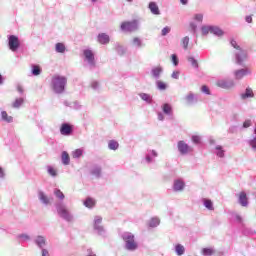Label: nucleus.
<instances>
[{
	"instance_id": "obj_1",
	"label": "nucleus",
	"mask_w": 256,
	"mask_h": 256,
	"mask_svg": "<svg viewBox=\"0 0 256 256\" xmlns=\"http://www.w3.org/2000/svg\"><path fill=\"white\" fill-rule=\"evenodd\" d=\"M121 239L124 242V249L131 253L139 249V243L135 241V234L131 232H124L121 234Z\"/></svg>"
},
{
	"instance_id": "obj_2",
	"label": "nucleus",
	"mask_w": 256,
	"mask_h": 256,
	"mask_svg": "<svg viewBox=\"0 0 256 256\" xmlns=\"http://www.w3.org/2000/svg\"><path fill=\"white\" fill-rule=\"evenodd\" d=\"M52 89L57 95L65 93V87H67V77L61 75H55L51 81Z\"/></svg>"
},
{
	"instance_id": "obj_3",
	"label": "nucleus",
	"mask_w": 256,
	"mask_h": 256,
	"mask_svg": "<svg viewBox=\"0 0 256 256\" xmlns=\"http://www.w3.org/2000/svg\"><path fill=\"white\" fill-rule=\"evenodd\" d=\"M230 45L237 50V52H235L236 65L243 66V63L247 61V50H243L241 46L237 44V41L233 39L230 41Z\"/></svg>"
},
{
	"instance_id": "obj_4",
	"label": "nucleus",
	"mask_w": 256,
	"mask_h": 256,
	"mask_svg": "<svg viewBox=\"0 0 256 256\" xmlns=\"http://www.w3.org/2000/svg\"><path fill=\"white\" fill-rule=\"evenodd\" d=\"M56 211L58 216L61 219H64V221H67L68 223H71L73 221V215L71 212H69V209H67V206L62 201L55 203Z\"/></svg>"
},
{
	"instance_id": "obj_5",
	"label": "nucleus",
	"mask_w": 256,
	"mask_h": 256,
	"mask_svg": "<svg viewBox=\"0 0 256 256\" xmlns=\"http://www.w3.org/2000/svg\"><path fill=\"white\" fill-rule=\"evenodd\" d=\"M94 232L99 235V237H107V230L103 225V217L95 216L93 221Z\"/></svg>"
},
{
	"instance_id": "obj_6",
	"label": "nucleus",
	"mask_w": 256,
	"mask_h": 256,
	"mask_svg": "<svg viewBox=\"0 0 256 256\" xmlns=\"http://www.w3.org/2000/svg\"><path fill=\"white\" fill-rule=\"evenodd\" d=\"M201 32H202V35H209V33H211L216 37H223V35H225V32L221 28H219V26H213V25L202 26Z\"/></svg>"
},
{
	"instance_id": "obj_7",
	"label": "nucleus",
	"mask_w": 256,
	"mask_h": 256,
	"mask_svg": "<svg viewBox=\"0 0 256 256\" xmlns=\"http://www.w3.org/2000/svg\"><path fill=\"white\" fill-rule=\"evenodd\" d=\"M83 56L85 61H87L89 65V69H95L96 62H95V53H93V50L91 49L83 50Z\"/></svg>"
},
{
	"instance_id": "obj_8",
	"label": "nucleus",
	"mask_w": 256,
	"mask_h": 256,
	"mask_svg": "<svg viewBox=\"0 0 256 256\" xmlns=\"http://www.w3.org/2000/svg\"><path fill=\"white\" fill-rule=\"evenodd\" d=\"M8 47L10 51H13V53H15V51H18L19 47H21V42H19V37H17L16 35L8 36Z\"/></svg>"
},
{
	"instance_id": "obj_9",
	"label": "nucleus",
	"mask_w": 256,
	"mask_h": 256,
	"mask_svg": "<svg viewBox=\"0 0 256 256\" xmlns=\"http://www.w3.org/2000/svg\"><path fill=\"white\" fill-rule=\"evenodd\" d=\"M177 149L180 155H188L189 153H191V151H193V148H191V146H189V144H187L183 140L178 141Z\"/></svg>"
},
{
	"instance_id": "obj_10",
	"label": "nucleus",
	"mask_w": 256,
	"mask_h": 256,
	"mask_svg": "<svg viewBox=\"0 0 256 256\" xmlns=\"http://www.w3.org/2000/svg\"><path fill=\"white\" fill-rule=\"evenodd\" d=\"M252 71L249 68H241L238 70H235L233 72L234 75V79L236 81H241V79H243V77H247L248 75H251Z\"/></svg>"
},
{
	"instance_id": "obj_11",
	"label": "nucleus",
	"mask_w": 256,
	"mask_h": 256,
	"mask_svg": "<svg viewBox=\"0 0 256 256\" xmlns=\"http://www.w3.org/2000/svg\"><path fill=\"white\" fill-rule=\"evenodd\" d=\"M216 85L220 89H233L235 87V81L232 79H221L217 81Z\"/></svg>"
},
{
	"instance_id": "obj_12",
	"label": "nucleus",
	"mask_w": 256,
	"mask_h": 256,
	"mask_svg": "<svg viewBox=\"0 0 256 256\" xmlns=\"http://www.w3.org/2000/svg\"><path fill=\"white\" fill-rule=\"evenodd\" d=\"M60 133L64 137H69L73 135V125L67 122L62 123L60 126Z\"/></svg>"
},
{
	"instance_id": "obj_13",
	"label": "nucleus",
	"mask_w": 256,
	"mask_h": 256,
	"mask_svg": "<svg viewBox=\"0 0 256 256\" xmlns=\"http://www.w3.org/2000/svg\"><path fill=\"white\" fill-rule=\"evenodd\" d=\"M121 31L124 32H131L135 31L137 29V22L132 21V22H123L120 26Z\"/></svg>"
},
{
	"instance_id": "obj_14",
	"label": "nucleus",
	"mask_w": 256,
	"mask_h": 256,
	"mask_svg": "<svg viewBox=\"0 0 256 256\" xmlns=\"http://www.w3.org/2000/svg\"><path fill=\"white\" fill-rule=\"evenodd\" d=\"M33 241L38 249H43L47 247V238H45V236L43 235H37Z\"/></svg>"
},
{
	"instance_id": "obj_15",
	"label": "nucleus",
	"mask_w": 256,
	"mask_h": 256,
	"mask_svg": "<svg viewBox=\"0 0 256 256\" xmlns=\"http://www.w3.org/2000/svg\"><path fill=\"white\" fill-rule=\"evenodd\" d=\"M150 75L153 79L159 80L163 75V68L161 66H155L151 69Z\"/></svg>"
},
{
	"instance_id": "obj_16",
	"label": "nucleus",
	"mask_w": 256,
	"mask_h": 256,
	"mask_svg": "<svg viewBox=\"0 0 256 256\" xmlns=\"http://www.w3.org/2000/svg\"><path fill=\"white\" fill-rule=\"evenodd\" d=\"M38 199L42 205L47 207L48 205H51V198L45 195V192L39 190L38 191Z\"/></svg>"
},
{
	"instance_id": "obj_17",
	"label": "nucleus",
	"mask_w": 256,
	"mask_h": 256,
	"mask_svg": "<svg viewBox=\"0 0 256 256\" xmlns=\"http://www.w3.org/2000/svg\"><path fill=\"white\" fill-rule=\"evenodd\" d=\"M238 202L242 207H247L249 205V198H247V193L244 191L240 192Z\"/></svg>"
},
{
	"instance_id": "obj_18",
	"label": "nucleus",
	"mask_w": 256,
	"mask_h": 256,
	"mask_svg": "<svg viewBox=\"0 0 256 256\" xmlns=\"http://www.w3.org/2000/svg\"><path fill=\"white\" fill-rule=\"evenodd\" d=\"M148 9L152 13V15H161V10H159V6L157 5V2H150L148 4Z\"/></svg>"
},
{
	"instance_id": "obj_19",
	"label": "nucleus",
	"mask_w": 256,
	"mask_h": 256,
	"mask_svg": "<svg viewBox=\"0 0 256 256\" xmlns=\"http://www.w3.org/2000/svg\"><path fill=\"white\" fill-rule=\"evenodd\" d=\"M102 171H103V168H101V166H99V165H94V166L91 168L90 173H91V175H93L94 177H96V179H100Z\"/></svg>"
},
{
	"instance_id": "obj_20",
	"label": "nucleus",
	"mask_w": 256,
	"mask_h": 256,
	"mask_svg": "<svg viewBox=\"0 0 256 256\" xmlns=\"http://www.w3.org/2000/svg\"><path fill=\"white\" fill-rule=\"evenodd\" d=\"M109 41H111V38L109 37V35H107V33L98 34V42L101 45H108Z\"/></svg>"
},
{
	"instance_id": "obj_21",
	"label": "nucleus",
	"mask_w": 256,
	"mask_h": 256,
	"mask_svg": "<svg viewBox=\"0 0 256 256\" xmlns=\"http://www.w3.org/2000/svg\"><path fill=\"white\" fill-rule=\"evenodd\" d=\"M173 189L176 192L183 191L185 189V182L183 180H175L173 183Z\"/></svg>"
},
{
	"instance_id": "obj_22",
	"label": "nucleus",
	"mask_w": 256,
	"mask_h": 256,
	"mask_svg": "<svg viewBox=\"0 0 256 256\" xmlns=\"http://www.w3.org/2000/svg\"><path fill=\"white\" fill-rule=\"evenodd\" d=\"M162 111L164 115H168V117H171V115H173V106H171V104L169 103H164L162 105Z\"/></svg>"
},
{
	"instance_id": "obj_23",
	"label": "nucleus",
	"mask_w": 256,
	"mask_h": 256,
	"mask_svg": "<svg viewBox=\"0 0 256 256\" xmlns=\"http://www.w3.org/2000/svg\"><path fill=\"white\" fill-rule=\"evenodd\" d=\"M158 153L155 150H148L145 159L147 163H153V157H158Z\"/></svg>"
},
{
	"instance_id": "obj_24",
	"label": "nucleus",
	"mask_w": 256,
	"mask_h": 256,
	"mask_svg": "<svg viewBox=\"0 0 256 256\" xmlns=\"http://www.w3.org/2000/svg\"><path fill=\"white\" fill-rule=\"evenodd\" d=\"M140 99L142 101H145V103H148V105H151L153 103V96L147 93H140L139 94Z\"/></svg>"
},
{
	"instance_id": "obj_25",
	"label": "nucleus",
	"mask_w": 256,
	"mask_h": 256,
	"mask_svg": "<svg viewBox=\"0 0 256 256\" xmlns=\"http://www.w3.org/2000/svg\"><path fill=\"white\" fill-rule=\"evenodd\" d=\"M202 203H203L204 207L206 209H208V211H214L215 210V207L213 206V201H211V199L204 198L202 200Z\"/></svg>"
},
{
	"instance_id": "obj_26",
	"label": "nucleus",
	"mask_w": 256,
	"mask_h": 256,
	"mask_svg": "<svg viewBox=\"0 0 256 256\" xmlns=\"http://www.w3.org/2000/svg\"><path fill=\"white\" fill-rule=\"evenodd\" d=\"M174 251L177 256H183L185 255V246H183L182 244H176Z\"/></svg>"
},
{
	"instance_id": "obj_27",
	"label": "nucleus",
	"mask_w": 256,
	"mask_h": 256,
	"mask_svg": "<svg viewBox=\"0 0 256 256\" xmlns=\"http://www.w3.org/2000/svg\"><path fill=\"white\" fill-rule=\"evenodd\" d=\"M255 97V94L253 93V89L246 88L245 93L241 94V99H250Z\"/></svg>"
},
{
	"instance_id": "obj_28",
	"label": "nucleus",
	"mask_w": 256,
	"mask_h": 256,
	"mask_svg": "<svg viewBox=\"0 0 256 256\" xmlns=\"http://www.w3.org/2000/svg\"><path fill=\"white\" fill-rule=\"evenodd\" d=\"M214 153L217 157H220V159H223V157H225V150L223 149V146H221V145H217L215 147Z\"/></svg>"
},
{
	"instance_id": "obj_29",
	"label": "nucleus",
	"mask_w": 256,
	"mask_h": 256,
	"mask_svg": "<svg viewBox=\"0 0 256 256\" xmlns=\"http://www.w3.org/2000/svg\"><path fill=\"white\" fill-rule=\"evenodd\" d=\"M187 61H188V63H190V65H191V67H193V69H199V61H197V59H195V57L188 56Z\"/></svg>"
},
{
	"instance_id": "obj_30",
	"label": "nucleus",
	"mask_w": 256,
	"mask_h": 256,
	"mask_svg": "<svg viewBox=\"0 0 256 256\" xmlns=\"http://www.w3.org/2000/svg\"><path fill=\"white\" fill-rule=\"evenodd\" d=\"M1 119L5 123H13V116H9V114H7V111L1 112Z\"/></svg>"
},
{
	"instance_id": "obj_31",
	"label": "nucleus",
	"mask_w": 256,
	"mask_h": 256,
	"mask_svg": "<svg viewBox=\"0 0 256 256\" xmlns=\"http://www.w3.org/2000/svg\"><path fill=\"white\" fill-rule=\"evenodd\" d=\"M25 103V98H16L15 101L12 103L13 109H20L21 105Z\"/></svg>"
},
{
	"instance_id": "obj_32",
	"label": "nucleus",
	"mask_w": 256,
	"mask_h": 256,
	"mask_svg": "<svg viewBox=\"0 0 256 256\" xmlns=\"http://www.w3.org/2000/svg\"><path fill=\"white\" fill-rule=\"evenodd\" d=\"M61 159L63 165H69V163H71V158L69 157V153H67V151L62 152Z\"/></svg>"
},
{
	"instance_id": "obj_33",
	"label": "nucleus",
	"mask_w": 256,
	"mask_h": 256,
	"mask_svg": "<svg viewBox=\"0 0 256 256\" xmlns=\"http://www.w3.org/2000/svg\"><path fill=\"white\" fill-rule=\"evenodd\" d=\"M185 99L188 105H193V103H197V99L195 98V94H193V92H189Z\"/></svg>"
},
{
	"instance_id": "obj_34",
	"label": "nucleus",
	"mask_w": 256,
	"mask_h": 256,
	"mask_svg": "<svg viewBox=\"0 0 256 256\" xmlns=\"http://www.w3.org/2000/svg\"><path fill=\"white\" fill-rule=\"evenodd\" d=\"M108 148L110 149V151H117L119 149V142L115 140H110L108 142Z\"/></svg>"
},
{
	"instance_id": "obj_35",
	"label": "nucleus",
	"mask_w": 256,
	"mask_h": 256,
	"mask_svg": "<svg viewBox=\"0 0 256 256\" xmlns=\"http://www.w3.org/2000/svg\"><path fill=\"white\" fill-rule=\"evenodd\" d=\"M156 89H158V91H166L167 83L161 80H156Z\"/></svg>"
},
{
	"instance_id": "obj_36",
	"label": "nucleus",
	"mask_w": 256,
	"mask_h": 256,
	"mask_svg": "<svg viewBox=\"0 0 256 256\" xmlns=\"http://www.w3.org/2000/svg\"><path fill=\"white\" fill-rule=\"evenodd\" d=\"M84 205L88 208V209H93L95 207V200L91 197L86 198V200L84 201Z\"/></svg>"
},
{
	"instance_id": "obj_37",
	"label": "nucleus",
	"mask_w": 256,
	"mask_h": 256,
	"mask_svg": "<svg viewBox=\"0 0 256 256\" xmlns=\"http://www.w3.org/2000/svg\"><path fill=\"white\" fill-rule=\"evenodd\" d=\"M132 45L136 47L137 49H141L143 47V41L139 37H135L132 40Z\"/></svg>"
},
{
	"instance_id": "obj_38",
	"label": "nucleus",
	"mask_w": 256,
	"mask_h": 256,
	"mask_svg": "<svg viewBox=\"0 0 256 256\" xmlns=\"http://www.w3.org/2000/svg\"><path fill=\"white\" fill-rule=\"evenodd\" d=\"M115 51L118 53V55L122 56L124 53H126L127 49L120 45L119 43L115 44Z\"/></svg>"
},
{
	"instance_id": "obj_39",
	"label": "nucleus",
	"mask_w": 256,
	"mask_h": 256,
	"mask_svg": "<svg viewBox=\"0 0 256 256\" xmlns=\"http://www.w3.org/2000/svg\"><path fill=\"white\" fill-rule=\"evenodd\" d=\"M31 73L34 77L41 75V67L39 65L33 64Z\"/></svg>"
},
{
	"instance_id": "obj_40",
	"label": "nucleus",
	"mask_w": 256,
	"mask_h": 256,
	"mask_svg": "<svg viewBox=\"0 0 256 256\" xmlns=\"http://www.w3.org/2000/svg\"><path fill=\"white\" fill-rule=\"evenodd\" d=\"M55 50H56V53H64L66 50L65 44L61 42L56 43Z\"/></svg>"
},
{
	"instance_id": "obj_41",
	"label": "nucleus",
	"mask_w": 256,
	"mask_h": 256,
	"mask_svg": "<svg viewBox=\"0 0 256 256\" xmlns=\"http://www.w3.org/2000/svg\"><path fill=\"white\" fill-rule=\"evenodd\" d=\"M54 195L60 201H63V199H65V194H63V192L60 189H58V188L54 189Z\"/></svg>"
},
{
	"instance_id": "obj_42",
	"label": "nucleus",
	"mask_w": 256,
	"mask_h": 256,
	"mask_svg": "<svg viewBox=\"0 0 256 256\" xmlns=\"http://www.w3.org/2000/svg\"><path fill=\"white\" fill-rule=\"evenodd\" d=\"M247 143L252 151H256V136H253L251 139L247 140Z\"/></svg>"
},
{
	"instance_id": "obj_43",
	"label": "nucleus",
	"mask_w": 256,
	"mask_h": 256,
	"mask_svg": "<svg viewBox=\"0 0 256 256\" xmlns=\"http://www.w3.org/2000/svg\"><path fill=\"white\" fill-rule=\"evenodd\" d=\"M160 223H161V220H159V218H152L149 222V227L151 228L159 227Z\"/></svg>"
},
{
	"instance_id": "obj_44",
	"label": "nucleus",
	"mask_w": 256,
	"mask_h": 256,
	"mask_svg": "<svg viewBox=\"0 0 256 256\" xmlns=\"http://www.w3.org/2000/svg\"><path fill=\"white\" fill-rule=\"evenodd\" d=\"M189 41H190L189 36H185L181 40L183 49H185V51H187L189 49Z\"/></svg>"
},
{
	"instance_id": "obj_45",
	"label": "nucleus",
	"mask_w": 256,
	"mask_h": 256,
	"mask_svg": "<svg viewBox=\"0 0 256 256\" xmlns=\"http://www.w3.org/2000/svg\"><path fill=\"white\" fill-rule=\"evenodd\" d=\"M47 173L50 177H57V170L53 166H47Z\"/></svg>"
},
{
	"instance_id": "obj_46",
	"label": "nucleus",
	"mask_w": 256,
	"mask_h": 256,
	"mask_svg": "<svg viewBox=\"0 0 256 256\" xmlns=\"http://www.w3.org/2000/svg\"><path fill=\"white\" fill-rule=\"evenodd\" d=\"M83 155V150L81 149H76L75 151L72 152V157L74 159H79Z\"/></svg>"
},
{
	"instance_id": "obj_47",
	"label": "nucleus",
	"mask_w": 256,
	"mask_h": 256,
	"mask_svg": "<svg viewBox=\"0 0 256 256\" xmlns=\"http://www.w3.org/2000/svg\"><path fill=\"white\" fill-rule=\"evenodd\" d=\"M253 121L251 119H247L242 124V129H249V127H252Z\"/></svg>"
},
{
	"instance_id": "obj_48",
	"label": "nucleus",
	"mask_w": 256,
	"mask_h": 256,
	"mask_svg": "<svg viewBox=\"0 0 256 256\" xmlns=\"http://www.w3.org/2000/svg\"><path fill=\"white\" fill-rule=\"evenodd\" d=\"M214 251L212 248H204L202 249V255L204 256H211L213 255Z\"/></svg>"
},
{
	"instance_id": "obj_49",
	"label": "nucleus",
	"mask_w": 256,
	"mask_h": 256,
	"mask_svg": "<svg viewBox=\"0 0 256 256\" xmlns=\"http://www.w3.org/2000/svg\"><path fill=\"white\" fill-rule=\"evenodd\" d=\"M74 109L75 111L81 110V105L78 101L71 102V108Z\"/></svg>"
},
{
	"instance_id": "obj_50",
	"label": "nucleus",
	"mask_w": 256,
	"mask_h": 256,
	"mask_svg": "<svg viewBox=\"0 0 256 256\" xmlns=\"http://www.w3.org/2000/svg\"><path fill=\"white\" fill-rule=\"evenodd\" d=\"M171 61L174 65V67H177V65H179V57H177V54L171 55Z\"/></svg>"
},
{
	"instance_id": "obj_51",
	"label": "nucleus",
	"mask_w": 256,
	"mask_h": 256,
	"mask_svg": "<svg viewBox=\"0 0 256 256\" xmlns=\"http://www.w3.org/2000/svg\"><path fill=\"white\" fill-rule=\"evenodd\" d=\"M169 33H171V27L166 26V27H164V28L162 29V31H161V36H162V37H165V36L169 35Z\"/></svg>"
},
{
	"instance_id": "obj_52",
	"label": "nucleus",
	"mask_w": 256,
	"mask_h": 256,
	"mask_svg": "<svg viewBox=\"0 0 256 256\" xmlns=\"http://www.w3.org/2000/svg\"><path fill=\"white\" fill-rule=\"evenodd\" d=\"M194 21H197V23H203V14L201 13L195 14Z\"/></svg>"
},
{
	"instance_id": "obj_53",
	"label": "nucleus",
	"mask_w": 256,
	"mask_h": 256,
	"mask_svg": "<svg viewBox=\"0 0 256 256\" xmlns=\"http://www.w3.org/2000/svg\"><path fill=\"white\" fill-rule=\"evenodd\" d=\"M192 143H194L195 145H199L201 143V136L193 135Z\"/></svg>"
},
{
	"instance_id": "obj_54",
	"label": "nucleus",
	"mask_w": 256,
	"mask_h": 256,
	"mask_svg": "<svg viewBox=\"0 0 256 256\" xmlns=\"http://www.w3.org/2000/svg\"><path fill=\"white\" fill-rule=\"evenodd\" d=\"M189 27L191 29V33L195 35V33H197V24L195 22H190Z\"/></svg>"
},
{
	"instance_id": "obj_55",
	"label": "nucleus",
	"mask_w": 256,
	"mask_h": 256,
	"mask_svg": "<svg viewBox=\"0 0 256 256\" xmlns=\"http://www.w3.org/2000/svg\"><path fill=\"white\" fill-rule=\"evenodd\" d=\"M18 239H22V241H31V236L28 234H20L18 235Z\"/></svg>"
},
{
	"instance_id": "obj_56",
	"label": "nucleus",
	"mask_w": 256,
	"mask_h": 256,
	"mask_svg": "<svg viewBox=\"0 0 256 256\" xmlns=\"http://www.w3.org/2000/svg\"><path fill=\"white\" fill-rule=\"evenodd\" d=\"M201 91L202 93H205V95H211V90H209V87H207L206 85H203L201 87Z\"/></svg>"
},
{
	"instance_id": "obj_57",
	"label": "nucleus",
	"mask_w": 256,
	"mask_h": 256,
	"mask_svg": "<svg viewBox=\"0 0 256 256\" xmlns=\"http://www.w3.org/2000/svg\"><path fill=\"white\" fill-rule=\"evenodd\" d=\"M181 75L180 71H173L171 74L172 79H179V76Z\"/></svg>"
},
{
	"instance_id": "obj_58",
	"label": "nucleus",
	"mask_w": 256,
	"mask_h": 256,
	"mask_svg": "<svg viewBox=\"0 0 256 256\" xmlns=\"http://www.w3.org/2000/svg\"><path fill=\"white\" fill-rule=\"evenodd\" d=\"M234 217H235L236 223H243V218L241 217V215L235 214Z\"/></svg>"
},
{
	"instance_id": "obj_59",
	"label": "nucleus",
	"mask_w": 256,
	"mask_h": 256,
	"mask_svg": "<svg viewBox=\"0 0 256 256\" xmlns=\"http://www.w3.org/2000/svg\"><path fill=\"white\" fill-rule=\"evenodd\" d=\"M91 87L92 89H94V91H97V89H99V82L97 81L92 82Z\"/></svg>"
},
{
	"instance_id": "obj_60",
	"label": "nucleus",
	"mask_w": 256,
	"mask_h": 256,
	"mask_svg": "<svg viewBox=\"0 0 256 256\" xmlns=\"http://www.w3.org/2000/svg\"><path fill=\"white\" fill-rule=\"evenodd\" d=\"M158 121H165V116L163 115V112H158Z\"/></svg>"
},
{
	"instance_id": "obj_61",
	"label": "nucleus",
	"mask_w": 256,
	"mask_h": 256,
	"mask_svg": "<svg viewBox=\"0 0 256 256\" xmlns=\"http://www.w3.org/2000/svg\"><path fill=\"white\" fill-rule=\"evenodd\" d=\"M40 250L42 251V256H49V250L45 248H40Z\"/></svg>"
},
{
	"instance_id": "obj_62",
	"label": "nucleus",
	"mask_w": 256,
	"mask_h": 256,
	"mask_svg": "<svg viewBox=\"0 0 256 256\" xmlns=\"http://www.w3.org/2000/svg\"><path fill=\"white\" fill-rule=\"evenodd\" d=\"M0 179H5V170L0 166Z\"/></svg>"
},
{
	"instance_id": "obj_63",
	"label": "nucleus",
	"mask_w": 256,
	"mask_h": 256,
	"mask_svg": "<svg viewBox=\"0 0 256 256\" xmlns=\"http://www.w3.org/2000/svg\"><path fill=\"white\" fill-rule=\"evenodd\" d=\"M246 23H253V17L251 15L245 17Z\"/></svg>"
},
{
	"instance_id": "obj_64",
	"label": "nucleus",
	"mask_w": 256,
	"mask_h": 256,
	"mask_svg": "<svg viewBox=\"0 0 256 256\" xmlns=\"http://www.w3.org/2000/svg\"><path fill=\"white\" fill-rule=\"evenodd\" d=\"M243 233H244V235H251V234H253V231H251L249 229H244Z\"/></svg>"
}]
</instances>
